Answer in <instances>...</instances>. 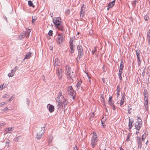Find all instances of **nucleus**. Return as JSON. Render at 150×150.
Masks as SVG:
<instances>
[{"label": "nucleus", "mask_w": 150, "mask_h": 150, "mask_svg": "<svg viewBox=\"0 0 150 150\" xmlns=\"http://www.w3.org/2000/svg\"><path fill=\"white\" fill-rule=\"evenodd\" d=\"M57 98L58 99V105L59 106L61 105H64L65 107V105L67 104V102L64 99V96L62 95V93L60 92L59 93V95L57 97Z\"/></svg>", "instance_id": "f257e3e1"}, {"label": "nucleus", "mask_w": 150, "mask_h": 150, "mask_svg": "<svg viewBox=\"0 0 150 150\" xmlns=\"http://www.w3.org/2000/svg\"><path fill=\"white\" fill-rule=\"evenodd\" d=\"M61 20V19L59 17L56 18H54L53 22L57 28L62 31V24Z\"/></svg>", "instance_id": "f03ea898"}, {"label": "nucleus", "mask_w": 150, "mask_h": 150, "mask_svg": "<svg viewBox=\"0 0 150 150\" xmlns=\"http://www.w3.org/2000/svg\"><path fill=\"white\" fill-rule=\"evenodd\" d=\"M44 129L42 127H40L37 129L36 138L38 139H40L42 134L44 133Z\"/></svg>", "instance_id": "7ed1b4c3"}, {"label": "nucleus", "mask_w": 150, "mask_h": 150, "mask_svg": "<svg viewBox=\"0 0 150 150\" xmlns=\"http://www.w3.org/2000/svg\"><path fill=\"white\" fill-rule=\"evenodd\" d=\"M77 50L78 53L79 59H80V58L83 54V49L82 46L80 45H78L77 46Z\"/></svg>", "instance_id": "20e7f679"}, {"label": "nucleus", "mask_w": 150, "mask_h": 150, "mask_svg": "<svg viewBox=\"0 0 150 150\" xmlns=\"http://www.w3.org/2000/svg\"><path fill=\"white\" fill-rule=\"evenodd\" d=\"M139 119V120H138L135 123V127L136 129L139 130L140 129V128L142 126V121L141 119L139 117L138 118Z\"/></svg>", "instance_id": "39448f33"}, {"label": "nucleus", "mask_w": 150, "mask_h": 150, "mask_svg": "<svg viewBox=\"0 0 150 150\" xmlns=\"http://www.w3.org/2000/svg\"><path fill=\"white\" fill-rule=\"evenodd\" d=\"M56 73L59 79H62V72L61 69H57Z\"/></svg>", "instance_id": "423d86ee"}, {"label": "nucleus", "mask_w": 150, "mask_h": 150, "mask_svg": "<svg viewBox=\"0 0 150 150\" xmlns=\"http://www.w3.org/2000/svg\"><path fill=\"white\" fill-rule=\"evenodd\" d=\"M63 35L62 33H59L58 34L57 38V42L59 44L61 43L63 41Z\"/></svg>", "instance_id": "0eeeda50"}, {"label": "nucleus", "mask_w": 150, "mask_h": 150, "mask_svg": "<svg viewBox=\"0 0 150 150\" xmlns=\"http://www.w3.org/2000/svg\"><path fill=\"white\" fill-rule=\"evenodd\" d=\"M54 69H55L56 67V69L57 70V69H59L60 65V62L59 61L58 59L57 58L55 59L54 60Z\"/></svg>", "instance_id": "6e6552de"}, {"label": "nucleus", "mask_w": 150, "mask_h": 150, "mask_svg": "<svg viewBox=\"0 0 150 150\" xmlns=\"http://www.w3.org/2000/svg\"><path fill=\"white\" fill-rule=\"evenodd\" d=\"M67 75L68 78L71 79L72 81H73L75 77V74L73 71L70 72V73H68Z\"/></svg>", "instance_id": "1a4fd4ad"}, {"label": "nucleus", "mask_w": 150, "mask_h": 150, "mask_svg": "<svg viewBox=\"0 0 150 150\" xmlns=\"http://www.w3.org/2000/svg\"><path fill=\"white\" fill-rule=\"evenodd\" d=\"M125 93H124L122 95V97L120 102V106H122V105L124 102V99L125 98Z\"/></svg>", "instance_id": "9d476101"}, {"label": "nucleus", "mask_w": 150, "mask_h": 150, "mask_svg": "<svg viewBox=\"0 0 150 150\" xmlns=\"http://www.w3.org/2000/svg\"><path fill=\"white\" fill-rule=\"evenodd\" d=\"M137 142L138 144V146L140 148L142 146V141L141 138L138 137H137Z\"/></svg>", "instance_id": "9b49d317"}, {"label": "nucleus", "mask_w": 150, "mask_h": 150, "mask_svg": "<svg viewBox=\"0 0 150 150\" xmlns=\"http://www.w3.org/2000/svg\"><path fill=\"white\" fill-rule=\"evenodd\" d=\"M26 35V33L25 32H23L20 35H19V38L20 39H22L25 37Z\"/></svg>", "instance_id": "f8f14e48"}, {"label": "nucleus", "mask_w": 150, "mask_h": 150, "mask_svg": "<svg viewBox=\"0 0 150 150\" xmlns=\"http://www.w3.org/2000/svg\"><path fill=\"white\" fill-rule=\"evenodd\" d=\"M115 4V0L112 1L111 2L109 3L108 5V8L107 10H108L110 8L112 7Z\"/></svg>", "instance_id": "ddd939ff"}, {"label": "nucleus", "mask_w": 150, "mask_h": 150, "mask_svg": "<svg viewBox=\"0 0 150 150\" xmlns=\"http://www.w3.org/2000/svg\"><path fill=\"white\" fill-rule=\"evenodd\" d=\"M97 141L95 140H94L92 139H91V144L92 146V147L94 148L96 144V142Z\"/></svg>", "instance_id": "4468645a"}, {"label": "nucleus", "mask_w": 150, "mask_h": 150, "mask_svg": "<svg viewBox=\"0 0 150 150\" xmlns=\"http://www.w3.org/2000/svg\"><path fill=\"white\" fill-rule=\"evenodd\" d=\"M93 135L92 139H94V140H95L96 141H98V140L97 139V136L96 133L95 132H93Z\"/></svg>", "instance_id": "2eb2a0df"}, {"label": "nucleus", "mask_w": 150, "mask_h": 150, "mask_svg": "<svg viewBox=\"0 0 150 150\" xmlns=\"http://www.w3.org/2000/svg\"><path fill=\"white\" fill-rule=\"evenodd\" d=\"M66 69L67 74H68V73H70V72H71V68L69 66H66Z\"/></svg>", "instance_id": "dca6fc26"}, {"label": "nucleus", "mask_w": 150, "mask_h": 150, "mask_svg": "<svg viewBox=\"0 0 150 150\" xmlns=\"http://www.w3.org/2000/svg\"><path fill=\"white\" fill-rule=\"evenodd\" d=\"M144 100V106L145 109L147 110L148 108V98H146Z\"/></svg>", "instance_id": "f3484780"}, {"label": "nucleus", "mask_w": 150, "mask_h": 150, "mask_svg": "<svg viewBox=\"0 0 150 150\" xmlns=\"http://www.w3.org/2000/svg\"><path fill=\"white\" fill-rule=\"evenodd\" d=\"M54 106L52 105H50L49 108V111L50 112H52L54 111Z\"/></svg>", "instance_id": "a211bd4d"}, {"label": "nucleus", "mask_w": 150, "mask_h": 150, "mask_svg": "<svg viewBox=\"0 0 150 150\" xmlns=\"http://www.w3.org/2000/svg\"><path fill=\"white\" fill-rule=\"evenodd\" d=\"M67 92L68 94L69 95H71L72 96H73V95H74L75 91L73 89H72L70 91H68Z\"/></svg>", "instance_id": "6ab92c4d"}, {"label": "nucleus", "mask_w": 150, "mask_h": 150, "mask_svg": "<svg viewBox=\"0 0 150 150\" xmlns=\"http://www.w3.org/2000/svg\"><path fill=\"white\" fill-rule=\"evenodd\" d=\"M123 68L124 63L123 61L122 60H121L119 70H122Z\"/></svg>", "instance_id": "aec40b11"}, {"label": "nucleus", "mask_w": 150, "mask_h": 150, "mask_svg": "<svg viewBox=\"0 0 150 150\" xmlns=\"http://www.w3.org/2000/svg\"><path fill=\"white\" fill-rule=\"evenodd\" d=\"M133 121H132L131 120H130L129 119V129H131L133 125Z\"/></svg>", "instance_id": "412c9836"}, {"label": "nucleus", "mask_w": 150, "mask_h": 150, "mask_svg": "<svg viewBox=\"0 0 150 150\" xmlns=\"http://www.w3.org/2000/svg\"><path fill=\"white\" fill-rule=\"evenodd\" d=\"M120 88L119 85H118L117 86V90H116L117 91V97L119 96V95H120Z\"/></svg>", "instance_id": "4be33fe9"}, {"label": "nucleus", "mask_w": 150, "mask_h": 150, "mask_svg": "<svg viewBox=\"0 0 150 150\" xmlns=\"http://www.w3.org/2000/svg\"><path fill=\"white\" fill-rule=\"evenodd\" d=\"M31 53H28L27 54H26L25 57L24 58L23 60H24L25 59H28L31 56Z\"/></svg>", "instance_id": "5701e85b"}, {"label": "nucleus", "mask_w": 150, "mask_h": 150, "mask_svg": "<svg viewBox=\"0 0 150 150\" xmlns=\"http://www.w3.org/2000/svg\"><path fill=\"white\" fill-rule=\"evenodd\" d=\"M122 70H119V71L118 76H119V79L120 80H121L122 79V77L121 76V74L122 72Z\"/></svg>", "instance_id": "b1692460"}, {"label": "nucleus", "mask_w": 150, "mask_h": 150, "mask_svg": "<svg viewBox=\"0 0 150 150\" xmlns=\"http://www.w3.org/2000/svg\"><path fill=\"white\" fill-rule=\"evenodd\" d=\"M31 32L30 30L29 29H28V30H27V32H26V35L25 36L26 38H28L29 36L30 33Z\"/></svg>", "instance_id": "393cba45"}, {"label": "nucleus", "mask_w": 150, "mask_h": 150, "mask_svg": "<svg viewBox=\"0 0 150 150\" xmlns=\"http://www.w3.org/2000/svg\"><path fill=\"white\" fill-rule=\"evenodd\" d=\"M136 52L137 58H138L139 57H140V51L139 50H137L136 51Z\"/></svg>", "instance_id": "a878e982"}, {"label": "nucleus", "mask_w": 150, "mask_h": 150, "mask_svg": "<svg viewBox=\"0 0 150 150\" xmlns=\"http://www.w3.org/2000/svg\"><path fill=\"white\" fill-rule=\"evenodd\" d=\"M14 72H13V70H11V73H9L8 74V76L9 77H12L14 75Z\"/></svg>", "instance_id": "bb28decb"}, {"label": "nucleus", "mask_w": 150, "mask_h": 150, "mask_svg": "<svg viewBox=\"0 0 150 150\" xmlns=\"http://www.w3.org/2000/svg\"><path fill=\"white\" fill-rule=\"evenodd\" d=\"M150 30H149V32L147 34V38L148 40L149 43L150 45Z\"/></svg>", "instance_id": "cd10ccee"}, {"label": "nucleus", "mask_w": 150, "mask_h": 150, "mask_svg": "<svg viewBox=\"0 0 150 150\" xmlns=\"http://www.w3.org/2000/svg\"><path fill=\"white\" fill-rule=\"evenodd\" d=\"M70 49H71V50L70 51V53H72L74 52V46H70Z\"/></svg>", "instance_id": "c85d7f7f"}, {"label": "nucleus", "mask_w": 150, "mask_h": 150, "mask_svg": "<svg viewBox=\"0 0 150 150\" xmlns=\"http://www.w3.org/2000/svg\"><path fill=\"white\" fill-rule=\"evenodd\" d=\"M73 38H70V40L69 41V44L70 45V46H74L73 45Z\"/></svg>", "instance_id": "c756f323"}, {"label": "nucleus", "mask_w": 150, "mask_h": 150, "mask_svg": "<svg viewBox=\"0 0 150 150\" xmlns=\"http://www.w3.org/2000/svg\"><path fill=\"white\" fill-rule=\"evenodd\" d=\"M28 4L30 6L33 7L35 6L33 4L32 2L30 1H28Z\"/></svg>", "instance_id": "7c9ffc66"}, {"label": "nucleus", "mask_w": 150, "mask_h": 150, "mask_svg": "<svg viewBox=\"0 0 150 150\" xmlns=\"http://www.w3.org/2000/svg\"><path fill=\"white\" fill-rule=\"evenodd\" d=\"M81 81H79L76 84V86H77V90H78L80 88V86L81 85Z\"/></svg>", "instance_id": "2f4dec72"}, {"label": "nucleus", "mask_w": 150, "mask_h": 150, "mask_svg": "<svg viewBox=\"0 0 150 150\" xmlns=\"http://www.w3.org/2000/svg\"><path fill=\"white\" fill-rule=\"evenodd\" d=\"M83 6L82 7H81V10L80 12V16H83V13H84V11H83Z\"/></svg>", "instance_id": "473e14b6"}, {"label": "nucleus", "mask_w": 150, "mask_h": 150, "mask_svg": "<svg viewBox=\"0 0 150 150\" xmlns=\"http://www.w3.org/2000/svg\"><path fill=\"white\" fill-rule=\"evenodd\" d=\"M137 1V0H134V1H132V4L133 6L135 7L136 5V3Z\"/></svg>", "instance_id": "72a5a7b5"}, {"label": "nucleus", "mask_w": 150, "mask_h": 150, "mask_svg": "<svg viewBox=\"0 0 150 150\" xmlns=\"http://www.w3.org/2000/svg\"><path fill=\"white\" fill-rule=\"evenodd\" d=\"M21 137L20 136H18L15 139L16 142H19V139H21Z\"/></svg>", "instance_id": "f704fd0d"}, {"label": "nucleus", "mask_w": 150, "mask_h": 150, "mask_svg": "<svg viewBox=\"0 0 150 150\" xmlns=\"http://www.w3.org/2000/svg\"><path fill=\"white\" fill-rule=\"evenodd\" d=\"M145 20L146 21H148L149 19V16L147 15H146L144 16Z\"/></svg>", "instance_id": "c9c22d12"}, {"label": "nucleus", "mask_w": 150, "mask_h": 150, "mask_svg": "<svg viewBox=\"0 0 150 150\" xmlns=\"http://www.w3.org/2000/svg\"><path fill=\"white\" fill-rule=\"evenodd\" d=\"M36 19V18L35 17H34L33 18H32V23L33 24H34L35 23V20Z\"/></svg>", "instance_id": "e433bc0d"}, {"label": "nucleus", "mask_w": 150, "mask_h": 150, "mask_svg": "<svg viewBox=\"0 0 150 150\" xmlns=\"http://www.w3.org/2000/svg\"><path fill=\"white\" fill-rule=\"evenodd\" d=\"M73 89V88L71 86H69L67 88V92L68 91H70L72 90Z\"/></svg>", "instance_id": "4c0bfd02"}, {"label": "nucleus", "mask_w": 150, "mask_h": 150, "mask_svg": "<svg viewBox=\"0 0 150 150\" xmlns=\"http://www.w3.org/2000/svg\"><path fill=\"white\" fill-rule=\"evenodd\" d=\"M146 138V134H144L142 136V141H144L145 139Z\"/></svg>", "instance_id": "58836bf2"}, {"label": "nucleus", "mask_w": 150, "mask_h": 150, "mask_svg": "<svg viewBox=\"0 0 150 150\" xmlns=\"http://www.w3.org/2000/svg\"><path fill=\"white\" fill-rule=\"evenodd\" d=\"M8 132L9 133H11L12 132V127H9L8 128Z\"/></svg>", "instance_id": "ea45409f"}, {"label": "nucleus", "mask_w": 150, "mask_h": 150, "mask_svg": "<svg viewBox=\"0 0 150 150\" xmlns=\"http://www.w3.org/2000/svg\"><path fill=\"white\" fill-rule=\"evenodd\" d=\"M130 137V135L129 134H128L127 137V138L126 140V141H128L129 140V138Z\"/></svg>", "instance_id": "a19ab883"}, {"label": "nucleus", "mask_w": 150, "mask_h": 150, "mask_svg": "<svg viewBox=\"0 0 150 150\" xmlns=\"http://www.w3.org/2000/svg\"><path fill=\"white\" fill-rule=\"evenodd\" d=\"M10 143V140L9 139H7L6 140V145H7L8 146H9V144Z\"/></svg>", "instance_id": "79ce46f5"}, {"label": "nucleus", "mask_w": 150, "mask_h": 150, "mask_svg": "<svg viewBox=\"0 0 150 150\" xmlns=\"http://www.w3.org/2000/svg\"><path fill=\"white\" fill-rule=\"evenodd\" d=\"M148 93V92L147 91L146 89H144V95H147Z\"/></svg>", "instance_id": "37998d69"}, {"label": "nucleus", "mask_w": 150, "mask_h": 150, "mask_svg": "<svg viewBox=\"0 0 150 150\" xmlns=\"http://www.w3.org/2000/svg\"><path fill=\"white\" fill-rule=\"evenodd\" d=\"M52 30H50L48 33V34L49 36L52 35Z\"/></svg>", "instance_id": "c03bdc74"}, {"label": "nucleus", "mask_w": 150, "mask_h": 150, "mask_svg": "<svg viewBox=\"0 0 150 150\" xmlns=\"http://www.w3.org/2000/svg\"><path fill=\"white\" fill-rule=\"evenodd\" d=\"M108 103H109L110 105L111 106H112L114 105L112 101H108Z\"/></svg>", "instance_id": "a18cd8bd"}, {"label": "nucleus", "mask_w": 150, "mask_h": 150, "mask_svg": "<svg viewBox=\"0 0 150 150\" xmlns=\"http://www.w3.org/2000/svg\"><path fill=\"white\" fill-rule=\"evenodd\" d=\"M6 104V102L0 103V107H2Z\"/></svg>", "instance_id": "49530a36"}, {"label": "nucleus", "mask_w": 150, "mask_h": 150, "mask_svg": "<svg viewBox=\"0 0 150 150\" xmlns=\"http://www.w3.org/2000/svg\"><path fill=\"white\" fill-rule=\"evenodd\" d=\"M9 97V95L6 94L3 96V97L4 98H8Z\"/></svg>", "instance_id": "de8ad7c7"}, {"label": "nucleus", "mask_w": 150, "mask_h": 150, "mask_svg": "<svg viewBox=\"0 0 150 150\" xmlns=\"http://www.w3.org/2000/svg\"><path fill=\"white\" fill-rule=\"evenodd\" d=\"M18 69V67L17 66H16L13 69V72H14L15 73L16 72V71Z\"/></svg>", "instance_id": "09e8293b"}, {"label": "nucleus", "mask_w": 150, "mask_h": 150, "mask_svg": "<svg viewBox=\"0 0 150 150\" xmlns=\"http://www.w3.org/2000/svg\"><path fill=\"white\" fill-rule=\"evenodd\" d=\"M145 70H144H144H143V71H142V76H144V75H145Z\"/></svg>", "instance_id": "8fccbe9b"}, {"label": "nucleus", "mask_w": 150, "mask_h": 150, "mask_svg": "<svg viewBox=\"0 0 150 150\" xmlns=\"http://www.w3.org/2000/svg\"><path fill=\"white\" fill-rule=\"evenodd\" d=\"M86 74H87V75L88 77V81H89V82L90 83H91V80H90L91 77L89 76V75H88V74L87 73Z\"/></svg>", "instance_id": "3c124183"}, {"label": "nucleus", "mask_w": 150, "mask_h": 150, "mask_svg": "<svg viewBox=\"0 0 150 150\" xmlns=\"http://www.w3.org/2000/svg\"><path fill=\"white\" fill-rule=\"evenodd\" d=\"M13 99V97H12L11 98H10L9 100H8V101H11V100H12Z\"/></svg>", "instance_id": "603ef678"}, {"label": "nucleus", "mask_w": 150, "mask_h": 150, "mask_svg": "<svg viewBox=\"0 0 150 150\" xmlns=\"http://www.w3.org/2000/svg\"><path fill=\"white\" fill-rule=\"evenodd\" d=\"M112 101V97H111V96H110L109 97V100L108 101Z\"/></svg>", "instance_id": "864d4df0"}, {"label": "nucleus", "mask_w": 150, "mask_h": 150, "mask_svg": "<svg viewBox=\"0 0 150 150\" xmlns=\"http://www.w3.org/2000/svg\"><path fill=\"white\" fill-rule=\"evenodd\" d=\"M112 109L113 110H115V107L114 105L112 106Z\"/></svg>", "instance_id": "5fc2aeb1"}, {"label": "nucleus", "mask_w": 150, "mask_h": 150, "mask_svg": "<svg viewBox=\"0 0 150 150\" xmlns=\"http://www.w3.org/2000/svg\"><path fill=\"white\" fill-rule=\"evenodd\" d=\"M69 9H67L66 10V12L67 13H69Z\"/></svg>", "instance_id": "6e6d98bb"}, {"label": "nucleus", "mask_w": 150, "mask_h": 150, "mask_svg": "<svg viewBox=\"0 0 150 150\" xmlns=\"http://www.w3.org/2000/svg\"><path fill=\"white\" fill-rule=\"evenodd\" d=\"M144 100H145L146 98H147V95H144Z\"/></svg>", "instance_id": "4d7b16f0"}, {"label": "nucleus", "mask_w": 150, "mask_h": 150, "mask_svg": "<svg viewBox=\"0 0 150 150\" xmlns=\"http://www.w3.org/2000/svg\"><path fill=\"white\" fill-rule=\"evenodd\" d=\"M5 124V123H4V122L0 124V126H3V125H4Z\"/></svg>", "instance_id": "13d9d810"}, {"label": "nucleus", "mask_w": 150, "mask_h": 150, "mask_svg": "<svg viewBox=\"0 0 150 150\" xmlns=\"http://www.w3.org/2000/svg\"><path fill=\"white\" fill-rule=\"evenodd\" d=\"M8 110V109L7 108V107H6L4 108V111H6Z\"/></svg>", "instance_id": "bf43d9fd"}, {"label": "nucleus", "mask_w": 150, "mask_h": 150, "mask_svg": "<svg viewBox=\"0 0 150 150\" xmlns=\"http://www.w3.org/2000/svg\"><path fill=\"white\" fill-rule=\"evenodd\" d=\"M137 58V59L138 60V62H141L140 60V57H139L138 58Z\"/></svg>", "instance_id": "052dcab7"}, {"label": "nucleus", "mask_w": 150, "mask_h": 150, "mask_svg": "<svg viewBox=\"0 0 150 150\" xmlns=\"http://www.w3.org/2000/svg\"><path fill=\"white\" fill-rule=\"evenodd\" d=\"M74 150H77L76 146H75V147L74 148Z\"/></svg>", "instance_id": "680f3d73"}, {"label": "nucleus", "mask_w": 150, "mask_h": 150, "mask_svg": "<svg viewBox=\"0 0 150 150\" xmlns=\"http://www.w3.org/2000/svg\"><path fill=\"white\" fill-rule=\"evenodd\" d=\"M139 133V132L138 131H137L136 132V134H137L138 133Z\"/></svg>", "instance_id": "e2e57ef3"}, {"label": "nucleus", "mask_w": 150, "mask_h": 150, "mask_svg": "<svg viewBox=\"0 0 150 150\" xmlns=\"http://www.w3.org/2000/svg\"><path fill=\"white\" fill-rule=\"evenodd\" d=\"M128 113L129 114L131 112L130 111V110H128Z\"/></svg>", "instance_id": "0e129e2a"}, {"label": "nucleus", "mask_w": 150, "mask_h": 150, "mask_svg": "<svg viewBox=\"0 0 150 150\" xmlns=\"http://www.w3.org/2000/svg\"><path fill=\"white\" fill-rule=\"evenodd\" d=\"M120 150H124L123 149L122 147H120Z\"/></svg>", "instance_id": "69168bd1"}, {"label": "nucleus", "mask_w": 150, "mask_h": 150, "mask_svg": "<svg viewBox=\"0 0 150 150\" xmlns=\"http://www.w3.org/2000/svg\"><path fill=\"white\" fill-rule=\"evenodd\" d=\"M96 51V50H95V51H92V53H93V54H94V53H95V51Z\"/></svg>", "instance_id": "338daca9"}, {"label": "nucleus", "mask_w": 150, "mask_h": 150, "mask_svg": "<svg viewBox=\"0 0 150 150\" xmlns=\"http://www.w3.org/2000/svg\"><path fill=\"white\" fill-rule=\"evenodd\" d=\"M138 65H139L140 64H141V62H138Z\"/></svg>", "instance_id": "774afa93"}]
</instances>
